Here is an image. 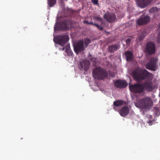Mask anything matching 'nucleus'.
Segmentation results:
<instances>
[{"instance_id":"f8f14e48","label":"nucleus","mask_w":160,"mask_h":160,"mask_svg":"<svg viewBox=\"0 0 160 160\" xmlns=\"http://www.w3.org/2000/svg\"><path fill=\"white\" fill-rule=\"evenodd\" d=\"M90 65L89 62L87 60H85L79 62V67L81 70L87 71L89 68Z\"/></svg>"},{"instance_id":"6e6552de","label":"nucleus","mask_w":160,"mask_h":160,"mask_svg":"<svg viewBox=\"0 0 160 160\" xmlns=\"http://www.w3.org/2000/svg\"><path fill=\"white\" fill-rule=\"evenodd\" d=\"M158 60L157 58L156 57L152 58L146 65V68L153 71L156 70L157 69L156 62Z\"/></svg>"},{"instance_id":"a878e982","label":"nucleus","mask_w":160,"mask_h":160,"mask_svg":"<svg viewBox=\"0 0 160 160\" xmlns=\"http://www.w3.org/2000/svg\"><path fill=\"white\" fill-rule=\"evenodd\" d=\"M157 8L156 7L152 8L150 10V12H154V11H155V10H157Z\"/></svg>"},{"instance_id":"9d476101","label":"nucleus","mask_w":160,"mask_h":160,"mask_svg":"<svg viewBox=\"0 0 160 160\" xmlns=\"http://www.w3.org/2000/svg\"><path fill=\"white\" fill-rule=\"evenodd\" d=\"M103 17L109 23L115 22L117 19L116 14L112 12H107L103 15Z\"/></svg>"},{"instance_id":"ddd939ff","label":"nucleus","mask_w":160,"mask_h":160,"mask_svg":"<svg viewBox=\"0 0 160 160\" xmlns=\"http://www.w3.org/2000/svg\"><path fill=\"white\" fill-rule=\"evenodd\" d=\"M114 85L117 88H125L128 85V83L125 80H117L114 82Z\"/></svg>"},{"instance_id":"393cba45","label":"nucleus","mask_w":160,"mask_h":160,"mask_svg":"<svg viewBox=\"0 0 160 160\" xmlns=\"http://www.w3.org/2000/svg\"><path fill=\"white\" fill-rule=\"evenodd\" d=\"M92 2L94 5H99L98 0H92Z\"/></svg>"},{"instance_id":"b1692460","label":"nucleus","mask_w":160,"mask_h":160,"mask_svg":"<svg viewBox=\"0 0 160 160\" xmlns=\"http://www.w3.org/2000/svg\"><path fill=\"white\" fill-rule=\"evenodd\" d=\"M145 36L144 33H142L141 35H139L138 37L139 41H140L143 40Z\"/></svg>"},{"instance_id":"4468645a","label":"nucleus","mask_w":160,"mask_h":160,"mask_svg":"<svg viewBox=\"0 0 160 160\" xmlns=\"http://www.w3.org/2000/svg\"><path fill=\"white\" fill-rule=\"evenodd\" d=\"M138 4L141 8H144L148 5L151 2V0H138Z\"/></svg>"},{"instance_id":"20e7f679","label":"nucleus","mask_w":160,"mask_h":160,"mask_svg":"<svg viewBox=\"0 0 160 160\" xmlns=\"http://www.w3.org/2000/svg\"><path fill=\"white\" fill-rule=\"evenodd\" d=\"M72 23V21L70 19L64 20L61 22L54 27V29H56V28L59 30L63 31L68 30L69 29V27L68 26L71 25Z\"/></svg>"},{"instance_id":"7ed1b4c3","label":"nucleus","mask_w":160,"mask_h":160,"mask_svg":"<svg viewBox=\"0 0 160 160\" xmlns=\"http://www.w3.org/2000/svg\"><path fill=\"white\" fill-rule=\"evenodd\" d=\"M139 105L142 109H149L152 106L153 102L150 98L146 97L140 100Z\"/></svg>"},{"instance_id":"c85d7f7f","label":"nucleus","mask_w":160,"mask_h":160,"mask_svg":"<svg viewBox=\"0 0 160 160\" xmlns=\"http://www.w3.org/2000/svg\"><path fill=\"white\" fill-rule=\"evenodd\" d=\"M83 23H86L87 24H89V22L88 21L84 20L83 21Z\"/></svg>"},{"instance_id":"dca6fc26","label":"nucleus","mask_w":160,"mask_h":160,"mask_svg":"<svg viewBox=\"0 0 160 160\" xmlns=\"http://www.w3.org/2000/svg\"><path fill=\"white\" fill-rule=\"evenodd\" d=\"M119 48V46L116 44L110 45L108 47V51L110 53H114L115 51H117Z\"/></svg>"},{"instance_id":"4be33fe9","label":"nucleus","mask_w":160,"mask_h":160,"mask_svg":"<svg viewBox=\"0 0 160 160\" xmlns=\"http://www.w3.org/2000/svg\"><path fill=\"white\" fill-rule=\"evenodd\" d=\"M57 0H48V3L50 7L53 6L56 3Z\"/></svg>"},{"instance_id":"0eeeda50","label":"nucleus","mask_w":160,"mask_h":160,"mask_svg":"<svg viewBox=\"0 0 160 160\" xmlns=\"http://www.w3.org/2000/svg\"><path fill=\"white\" fill-rule=\"evenodd\" d=\"M155 45L153 42H148L145 48V52L149 55H152L155 52Z\"/></svg>"},{"instance_id":"bb28decb","label":"nucleus","mask_w":160,"mask_h":160,"mask_svg":"<svg viewBox=\"0 0 160 160\" xmlns=\"http://www.w3.org/2000/svg\"><path fill=\"white\" fill-rule=\"evenodd\" d=\"M159 27L160 29V24H159ZM157 41L158 43H160V33L159 34V35H158V37L157 39Z\"/></svg>"},{"instance_id":"5701e85b","label":"nucleus","mask_w":160,"mask_h":160,"mask_svg":"<svg viewBox=\"0 0 160 160\" xmlns=\"http://www.w3.org/2000/svg\"><path fill=\"white\" fill-rule=\"evenodd\" d=\"M84 47L85 48H87L89 44L90 43V40L88 38H85L84 39Z\"/></svg>"},{"instance_id":"412c9836","label":"nucleus","mask_w":160,"mask_h":160,"mask_svg":"<svg viewBox=\"0 0 160 160\" xmlns=\"http://www.w3.org/2000/svg\"><path fill=\"white\" fill-rule=\"evenodd\" d=\"M89 24L96 26L98 29L100 31H102L103 30V28L102 27L100 26L98 24L93 23L92 22H89Z\"/></svg>"},{"instance_id":"aec40b11","label":"nucleus","mask_w":160,"mask_h":160,"mask_svg":"<svg viewBox=\"0 0 160 160\" xmlns=\"http://www.w3.org/2000/svg\"><path fill=\"white\" fill-rule=\"evenodd\" d=\"M93 19L96 21L100 22L101 23L99 25L100 26H102V24H103V20L102 18L98 16H95L93 17Z\"/></svg>"},{"instance_id":"cd10ccee","label":"nucleus","mask_w":160,"mask_h":160,"mask_svg":"<svg viewBox=\"0 0 160 160\" xmlns=\"http://www.w3.org/2000/svg\"><path fill=\"white\" fill-rule=\"evenodd\" d=\"M131 39L130 38H128L126 40V43L127 45H129V44L130 42H131Z\"/></svg>"},{"instance_id":"2eb2a0df","label":"nucleus","mask_w":160,"mask_h":160,"mask_svg":"<svg viewBox=\"0 0 160 160\" xmlns=\"http://www.w3.org/2000/svg\"><path fill=\"white\" fill-rule=\"evenodd\" d=\"M129 109L127 106H124L122 107L120 110L119 113L122 117L126 116L129 113Z\"/></svg>"},{"instance_id":"a211bd4d","label":"nucleus","mask_w":160,"mask_h":160,"mask_svg":"<svg viewBox=\"0 0 160 160\" xmlns=\"http://www.w3.org/2000/svg\"><path fill=\"white\" fill-rule=\"evenodd\" d=\"M124 102L122 100H116L113 102V105L114 106L113 107V108L115 110L116 108L115 107H118L122 105L124 103Z\"/></svg>"},{"instance_id":"9b49d317","label":"nucleus","mask_w":160,"mask_h":160,"mask_svg":"<svg viewBox=\"0 0 160 160\" xmlns=\"http://www.w3.org/2000/svg\"><path fill=\"white\" fill-rule=\"evenodd\" d=\"M150 20V17L145 15H141L137 20V23L139 25H143L147 24Z\"/></svg>"},{"instance_id":"1a4fd4ad","label":"nucleus","mask_w":160,"mask_h":160,"mask_svg":"<svg viewBox=\"0 0 160 160\" xmlns=\"http://www.w3.org/2000/svg\"><path fill=\"white\" fill-rule=\"evenodd\" d=\"M85 48L83 40L78 41L74 45V50L76 53L83 51Z\"/></svg>"},{"instance_id":"6ab92c4d","label":"nucleus","mask_w":160,"mask_h":160,"mask_svg":"<svg viewBox=\"0 0 160 160\" xmlns=\"http://www.w3.org/2000/svg\"><path fill=\"white\" fill-rule=\"evenodd\" d=\"M70 45L69 44H68L66 45L65 47L63 48H62V50L64 51L65 48L66 51L68 53V55L72 56V53L70 50Z\"/></svg>"},{"instance_id":"39448f33","label":"nucleus","mask_w":160,"mask_h":160,"mask_svg":"<svg viewBox=\"0 0 160 160\" xmlns=\"http://www.w3.org/2000/svg\"><path fill=\"white\" fill-rule=\"evenodd\" d=\"M69 37L67 35H60L54 38V42L62 46H64L69 41Z\"/></svg>"},{"instance_id":"f3484780","label":"nucleus","mask_w":160,"mask_h":160,"mask_svg":"<svg viewBox=\"0 0 160 160\" xmlns=\"http://www.w3.org/2000/svg\"><path fill=\"white\" fill-rule=\"evenodd\" d=\"M127 61L128 62L131 61L133 57L132 53L130 51H127L125 53Z\"/></svg>"},{"instance_id":"423d86ee","label":"nucleus","mask_w":160,"mask_h":160,"mask_svg":"<svg viewBox=\"0 0 160 160\" xmlns=\"http://www.w3.org/2000/svg\"><path fill=\"white\" fill-rule=\"evenodd\" d=\"M129 88L131 92L135 93H140L144 92L143 85L141 83H136L131 84L130 83Z\"/></svg>"},{"instance_id":"f03ea898","label":"nucleus","mask_w":160,"mask_h":160,"mask_svg":"<svg viewBox=\"0 0 160 160\" xmlns=\"http://www.w3.org/2000/svg\"><path fill=\"white\" fill-rule=\"evenodd\" d=\"M92 74L94 78L98 80H103L108 76L107 72L100 67H97L93 69Z\"/></svg>"},{"instance_id":"f257e3e1","label":"nucleus","mask_w":160,"mask_h":160,"mask_svg":"<svg viewBox=\"0 0 160 160\" xmlns=\"http://www.w3.org/2000/svg\"><path fill=\"white\" fill-rule=\"evenodd\" d=\"M132 75L134 79L140 82L145 80L146 81L143 83V91L146 90L148 92L151 91L154 88L152 80L153 74L145 69L137 68L132 72Z\"/></svg>"}]
</instances>
